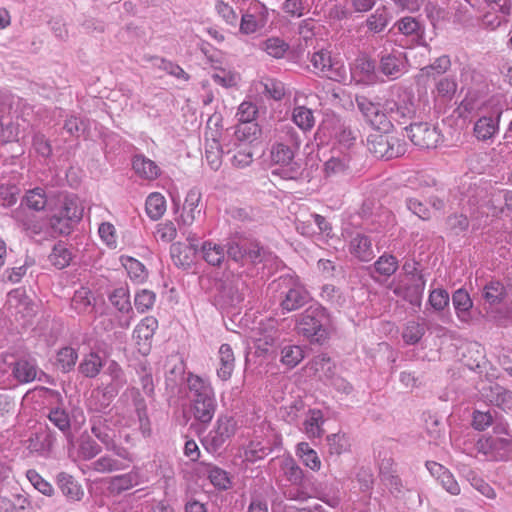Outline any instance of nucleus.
<instances>
[{"instance_id":"obj_2","label":"nucleus","mask_w":512,"mask_h":512,"mask_svg":"<svg viewBox=\"0 0 512 512\" xmlns=\"http://www.w3.org/2000/svg\"><path fill=\"white\" fill-rule=\"evenodd\" d=\"M43 211L53 235L67 236L83 216V207L75 197H61L55 191L34 187V212Z\"/></svg>"},{"instance_id":"obj_31","label":"nucleus","mask_w":512,"mask_h":512,"mask_svg":"<svg viewBox=\"0 0 512 512\" xmlns=\"http://www.w3.org/2000/svg\"><path fill=\"white\" fill-rule=\"evenodd\" d=\"M104 366L102 358L96 352H90L84 355L79 363L78 371L84 377L95 378L99 375Z\"/></svg>"},{"instance_id":"obj_10","label":"nucleus","mask_w":512,"mask_h":512,"mask_svg":"<svg viewBox=\"0 0 512 512\" xmlns=\"http://www.w3.org/2000/svg\"><path fill=\"white\" fill-rule=\"evenodd\" d=\"M310 62L317 71V74H321L336 82H344L347 79L345 66L340 62H333L331 53L325 49L314 52Z\"/></svg>"},{"instance_id":"obj_60","label":"nucleus","mask_w":512,"mask_h":512,"mask_svg":"<svg viewBox=\"0 0 512 512\" xmlns=\"http://www.w3.org/2000/svg\"><path fill=\"white\" fill-rule=\"evenodd\" d=\"M505 388L497 383L483 385L480 389L481 398L492 405L497 404L499 397L504 393Z\"/></svg>"},{"instance_id":"obj_25","label":"nucleus","mask_w":512,"mask_h":512,"mask_svg":"<svg viewBox=\"0 0 512 512\" xmlns=\"http://www.w3.org/2000/svg\"><path fill=\"white\" fill-rule=\"evenodd\" d=\"M57 485L63 495L71 501H80L84 495L83 489L74 477L68 473L61 472L56 478Z\"/></svg>"},{"instance_id":"obj_26","label":"nucleus","mask_w":512,"mask_h":512,"mask_svg":"<svg viewBox=\"0 0 512 512\" xmlns=\"http://www.w3.org/2000/svg\"><path fill=\"white\" fill-rule=\"evenodd\" d=\"M219 368L217 369L218 377L226 381L228 380L235 367L234 352L229 344H222L219 348Z\"/></svg>"},{"instance_id":"obj_13","label":"nucleus","mask_w":512,"mask_h":512,"mask_svg":"<svg viewBox=\"0 0 512 512\" xmlns=\"http://www.w3.org/2000/svg\"><path fill=\"white\" fill-rule=\"evenodd\" d=\"M269 18L266 6L260 2L251 3L241 15L239 30L242 34L250 35L263 29Z\"/></svg>"},{"instance_id":"obj_36","label":"nucleus","mask_w":512,"mask_h":512,"mask_svg":"<svg viewBox=\"0 0 512 512\" xmlns=\"http://www.w3.org/2000/svg\"><path fill=\"white\" fill-rule=\"evenodd\" d=\"M222 155L223 150L219 141L215 138H212L211 140L207 139L205 146V158L212 170L217 171L221 167Z\"/></svg>"},{"instance_id":"obj_40","label":"nucleus","mask_w":512,"mask_h":512,"mask_svg":"<svg viewBox=\"0 0 512 512\" xmlns=\"http://www.w3.org/2000/svg\"><path fill=\"white\" fill-rule=\"evenodd\" d=\"M486 86H483L481 88H469L467 91L466 96L461 102V107L466 112H472L475 109H478L483 105V99L486 96Z\"/></svg>"},{"instance_id":"obj_46","label":"nucleus","mask_w":512,"mask_h":512,"mask_svg":"<svg viewBox=\"0 0 512 512\" xmlns=\"http://www.w3.org/2000/svg\"><path fill=\"white\" fill-rule=\"evenodd\" d=\"M235 137L239 141L252 142L261 134V129L256 122H239L236 126Z\"/></svg>"},{"instance_id":"obj_54","label":"nucleus","mask_w":512,"mask_h":512,"mask_svg":"<svg viewBox=\"0 0 512 512\" xmlns=\"http://www.w3.org/2000/svg\"><path fill=\"white\" fill-rule=\"evenodd\" d=\"M467 479L470 482L471 486L486 498H496V492L493 489V487H491L490 484H488L484 479L476 475L475 472L470 471L467 474Z\"/></svg>"},{"instance_id":"obj_12","label":"nucleus","mask_w":512,"mask_h":512,"mask_svg":"<svg viewBox=\"0 0 512 512\" xmlns=\"http://www.w3.org/2000/svg\"><path fill=\"white\" fill-rule=\"evenodd\" d=\"M280 337L281 332L277 328V321L273 318L261 321L250 331V338L256 348L263 352H268L269 347L277 345Z\"/></svg>"},{"instance_id":"obj_44","label":"nucleus","mask_w":512,"mask_h":512,"mask_svg":"<svg viewBox=\"0 0 512 512\" xmlns=\"http://www.w3.org/2000/svg\"><path fill=\"white\" fill-rule=\"evenodd\" d=\"M166 210L165 198L160 193H152L146 199V212L152 220H158Z\"/></svg>"},{"instance_id":"obj_34","label":"nucleus","mask_w":512,"mask_h":512,"mask_svg":"<svg viewBox=\"0 0 512 512\" xmlns=\"http://www.w3.org/2000/svg\"><path fill=\"white\" fill-rule=\"evenodd\" d=\"M506 295V289L499 281H490L487 283L482 292V297L485 303L490 306L500 304Z\"/></svg>"},{"instance_id":"obj_39","label":"nucleus","mask_w":512,"mask_h":512,"mask_svg":"<svg viewBox=\"0 0 512 512\" xmlns=\"http://www.w3.org/2000/svg\"><path fill=\"white\" fill-rule=\"evenodd\" d=\"M280 361L289 368L298 365L304 358L302 347L294 344H285L281 347Z\"/></svg>"},{"instance_id":"obj_8","label":"nucleus","mask_w":512,"mask_h":512,"mask_svg":"<svg viewBox=\"0 0 512 512\" xmlns=\"http://www.w3.org/2000/svg\"><path fill=\"white\" fill-rule=\"evenodd\" d=\"M367 149L378 159L390 160L405 154V142L385 132L371 133L367 137Z\"/></svg>"},{"instance_id":"obj_4","label":"nucleus","mask_w":512,"mask_h":512,"mask_svg":"<svg viewBox=\"0 0 512 512\" xmlns=\"http://www.w3.org/2000/svg\"><path fill=\"white\" fill-rule=\"evenodd\" d=\"M190 409L196 421L209 424L214 417L217 402L209 382L191 372L186 378Z\"/></svg>"},{"instance_id":"obj_53","label":"nucleus","mask_w":512,"mask_h":512,"mask_svg":"<svg viewBox=\"0 0 512 512\" xmlns=\"http://www.w3.org/2000/svg\"><path fill=\"white\" fill-rule=\"evenodd\" d=\"M39 337H43L44 341L50 345L55 342L58 336V329L55 327L54 322L50 319V315L43 320H39L37 324Z\"/></svg>"},{"instance_id":"obj_58","label":"nucleus","mask_w":512,"mask_h":512,"mask_svg":"<svg viewBox=\"0 0 512 512\" xmlns=\"http://www.w3.org/2000/svg\"><path fill=\"white\" fill-rule=\"evenodd\" d=\"M330 454L340 455L349 449V441L345 434L335 433L327 436Z\"/></svg>"},{"instance_id":"obj_62","label":"nucleus","mask_w":512,"mask_h":512,"mask_svg":"<svg viewBox=\"0 0 512 512\" xmlns=\"http://www.w3.org/2000/svg\"><path fill=\"white\" fill-rule=\"evenodd\" d=\"M43 415L47 416L61 431H65L70 427L69 417L60 406L55 407V409H49L47 412H44Z\"/></svg>"},{"instance_id":"obj_27","label":"nucleus","mask_w":512,"mask_h":512,"mask_svg":"<svg viewBox=\"0 0 512 512\" xmlns=\"http://www.w3.org/2000/svg\"><path fill=\"white\" fill-rule=\"evenodd\" d=\"M91 432L106 447L114 440L115 432L108 425V419L102 415L93 416L90 420Z\"/></svg>"},{"instance_id":"obj_3","label":"nucleus","mask_w":512,"mask_h":512,"mask_svg":"<svg viewBox=\"0 0 512 512\" xmlns=\"http://www.w3.org/2000/svg\"><path fill=\"white\" fill-rule=\"evenodd\" d=\"M300 145L301 139L294 127L283 125L278 130L277 140L270 150L271 162L280 167L274 173L284 179H297L301 175V165L294 159Z\"/></svg>"},{"instance_id":"obj_16","label":"nucleus","mask_w":512,"mask_h":512,"mask_svg":"<svg viewBox=\"0 0 512 512\" xmlns=\"http://www.w3.org/2000/svg\"><path fill=\"white\" fill-rule=\"evenodd\" d=\"M425 285L426 280L424 278V275L419 274L417 275V277H414V280H410L409 284H406L404 286L399 285L395 287L393 293L398 297H402L411 305L420 307L422 303Z\"/></svg>"},{"instance_id":"obj_48","label":"nucleus","mask_w":512,"mask_h":512,"mask_svg":"<svg viewBox=\"0 0 512 512\" xmlns=\"http://www.w3.org/2000/svg\"><path fill=\"white\" fill-rule=\"evenodd\" d=\"M158 327V322L154 317L144 318L134 330V338L139 341H148L151 339Z\"/></svg>"},{"instance_id":"obj_42","label":"nucleus","mask_w":512,"mask_h":512,"mask_svg":"<svg viewBox=\"0 0 512 512\" xmlns=\"http://www.w3.org/2000/svg\"><path fill=\"white\" fill-rule=\"evenodd\" d=\"M48 259L54 267L63 269L69 265L72 259V253L63 242H59L54 245Z\"/></svg>"},{"instance_id":"obj_37","label":"nucleus","mask_w":512,"mask_h":512,"mask_svg":"<svg viewBox=\"0 0 512 512\" xmlns=\"http://www.w3.org/2000/svg\"><path fill=\"white\" fill-rule=\"evenodd\" d=\"M0 512H30V502L21 495H13V499L0 496Z\"/></svg>"},{"instance_id":"obj_49","label":"nucleus","mask_w":512,"mask_h":512,"mask_svg":"<svg viewBox=\"0 0 512 512\" xmlns=\"http://www.w3.org/2000/svg\"><path fill=\"white\" fill-rule=\"evenodd\" d=\"M78 359V354L72 347H63L57 353V365L66 373L73 369Z\"/></svg>"},{"instance_id":"obj_18","label":"nucleus","mask_w":512,"mask_h":512,"mask_svg":"<svg viewBox=\"0 0 512 512\" xmlns=\"http://www.w3.org/2000/svg\"><path fill=\"white\" fill-rule=\"evenodd\" d=\"M348 250L360 262H370L375 257L371 238L362 233H356L350 239Z\"/></svg>"},{"instance_id":"obj_43","label":"nucleus","mask_w":512,"mask_h":512,"mask_svg":"<svg viewBox=\"0 0 512 512\" xmlns=\"http://www.w3.org/2000/svg\"><path fill=\"white\" fill-rule=\"evenodd\" d=\"M395 26L406 36L416 35L419 39H423L424 26L414 17H403L396 22Z\"/></svg>"},{"instance_id":"obj_29","label":"nucleus","mask_w":512,"mask_h":512,"mask_svg":"<svg viewBox=\"0 0 512 512\" xmlns=\"http://www.w3.org/2000/svg\"><path fill=\"white\" fill-rule=\"evenodd\" d=\"M452 303L455 308L457 317L462 322H469L470 320V310L473 306V302L467 291L464 289L456 290L452 295Z\"/></svg>"},{"instance_id":"obj_35","label":"nucleus","mask_w":512,"mask_h":512,"mask_svg":"<svg viewBox=\"0 0 512 512\" xmlns=\"http://www.w3.org/2000/svg\"><path fill=\"white\" fill-rule=\"evenodd\" d=\"M353 71L359 75L361 79L374 81L376 79V63L373 59L366 55L356 58Z\"/></svg>"},{"instance_id":"obj_20","label":"nucleus","mask_w":512,"mask_h":512,"mask_svg":"<svg viewBox=\"0 0 512 512\" xmlns=\"http://www.w3.org/2000/svg\"><path fill=\"white\" fill-rule=\"evenodd\" d=\"M258 47L270 57L275 59L294 58V53L290 50V45L280 37H269L259 42Z\"/></svg>"},{"instance_id":"obj_15","label":"nucleus","mask_w":512,"mask_h":512,"mask_svg":"<svg viewBox=\"0 0 512 512\" xmlns=\"http://www.w3.org/2000/svg\"><path fill=\"white\" fill-rule=\"evenodd\" d=\"M201 202V193L197 189H191L185 198L183 211L180 219L184 226H191L195 221L203 218V205Z\"/></svg>"},{"instance_id":"obj_64","label":"nucleus","mask_w":512,"mask_h":512,"mask_svg":"<svg viewBox=\"0 0 512 512\" xmlns=\"http://www.w3.org/2000/svg\"><path fill=\"white\" fill-rule=\"evenodd\" d=\"M333 367L334 365L331 362L330 357L326 354L317 355L311 362V368L314 369L316 373L322 372L327 378L332 377Z\"/></svg>"},{"instance_id":"obj_32","label":"nucleus","mask_w":512,"mask_h":512,"mask_svg":"<svg viewBox=\"0 0 512 512\" xmlns=\"http://www.w3.org/2000/svg\"><path fill=\"white\" fill-rule=\"evenodd\" d=\"M451 68V59L448 55H442L434 60L433 63L420 69L418 78H432L445 74Z\"/></svg>"},{"instance_id":"obj_63","label":"nucleus","mask_w":512,"mask_h":512,"mask_svg":"<svg viewBox=\"0 0 512 512\" xmlns=\"http://www.w3.org/2000/svg\"><path fill=\"white\" fill-rule=\"evenodd\" d=\"M446 225L453 235H459L468 229L469 220L463 214H453L447 217Z\"/></svg>"},{"instance_id":"obj_23","label":"nucleus","mask_w":512,"mask_h":512,"mask_svg":"<svg viewBox=\"0 0 512 512\" xmlns=\"http://www.w3.org/2000/svg\"><path fill=\"white\" fill-rule=\"evenodd\" d=\"M142 482L140 471L137 468L132 469L126 474L114 476L109 481L108 490L113 494L122 492L139 485Z\"/></svg>"},{"instance_id":"obj_28","label":"nucleus","mask_w":512,"mask_h":512,"mask_svg":"<svg viewBox=\"0 0 512 512\" xmlns=\"http://www.w3.org/2000/svg\"><path fill=\"white\" fill-rule=\"evenodd\" d=\"M13 218L29 233L32 226V190H28L19 207L13 211Z\"/></svg>"},{"instance_id":"obj_59","label":"nucleus","mask_w":512,"mask_h":512,"mask_svg":"<svg viewBox=\"0 0 512 512\" xmlns=\"http://www.w3.org/2000/svg\"><path fill=\"white\" fill-rule=\"evenodd\" d=\"M155 299L156 295L153 291L143 289L136 293L134 298V305L138 312L144 313L153 307Z\"/></svg>"},{"instance_id":"obj_6","label":"nucleus","mask_w":512,"mask_h":512,"mask_svg":"<svg viewBox=\"0 0 512 512\" xmlns=\"http://www.w3.org/2000/svg\"><path fill=\"white\" fill-rule=\"evenodd\" d=\"M332 327V319L321 305L309 306L296 319L298 334L308 339L311 343L323 344L329 337Z\"/></svg>"},{"instance_id":"obj_47","label":"nucleus","mask_w":512,"mask_h":512,"mask_svg":"<svg viewBox=\"0 0 512 512\" xmlns=\"http://www.w3.org/2000/svg\"><path fill=\"white\" fill-rule=\"evenodd\" d=\"M109 300L111 304L122 313H129L130 311H132L130 295L127 288L120 287L115 289L109 295Z\"/></svg>"},{"instance_id":"obj_61","label":"nucleus","mask_w":512,"mask_h":512,"mask_svg":"<svg viewBox=\"0 0 512 512\" xmlns=\"http://www.w3.org/2000/svg\"><path fill=\"white\" fill-rule=\"evenodd\" d=\"M387 115L383 104L368 123L377 131L388 133L392 129L393 124L390 123V118Z\"/></svg>"},{"instance_id":"obj_14","label":"nucleus","mask_w":512,"mask_h":512,"mask_svg":"<svg viewBox=\"0 0 512 512\" xmlns=\"http://www.w3.org/2000/svg\"><path fill=\"white\" fill-rule=\"evenodd\" d=\"M378 70L391 80L398 79L406 71L405 54L399 50L381 52Z\"/></svg>"},{"instance_id":"obj_22","label":"nucleus","mask_w":512,"mask_h":512,"mask_svg":"<svg viewBox=\"0 0 512 512\" xmlns=\"http://www.w3.org/2000/svg\"><path fill=\"white\" fill-rule=\"evenodd\" d=\"M384 110L388 114L387 117L390 118L391 124H404L414 113L412 104H408L405 101L386 100L384 102Z\"/></svg>"},{"instance_id":"obj_9","label":"nucleus","mask_w":512,"mask_h":512,"mask_svg":"<svg viewBox=\"0 0 512 512\" xmlns=\"http://www.w3.org/2000/svg\"><path fill=\"white\" fill-rule=\"evenodd\" d=\"M236 432V421L233 417L220 416L216 425L209 433L202 438L201 442L204 448L210 453H217L223 449L224 445Z\"/></svg>"},{"instance_id":"obj_7","label":"nucleus","mask_w":512,"mask_h":512,"mask_svg":"<svg viewBox=\"0 0 512 512\" xmlns=\"http://www.w3.org/2000/svg\"><path fill=\"white\" fill-rule=\"evenodd\" d=\"M245 282L240 276L228 275L215 283L214 304L221 310L239 306L244 300Z\"/></svg>"},{"instance_id":"obj_1","label":"nucleus","mask_w":512,"mask_h":512,"mask_svg":"<svg viewBox=\"0 0 512 512\" xmlns=\"http://www.w3.org/2000/svg\"><path fill=\"white\" fill-rule=\"evenodd\" d=\"M200 253L202 258L212 266H220L226 255L242 265L262 263L264 266H272L278 260L272 251L262 246L257 240L243 235L228 238L225 247L206 241L202 244Z\"/></svg>"},{"instance_id":"obj_51","label":"nucleus","mask_w":512,"mask_h":512,"mask_svg":"<svg viewBox=\"0 0 512 512\" xmlns=\"http://www.w3.org/2000/svg\"><path fill=\"white\" fill-rule=\"evenodd\" d=\"M388 19V13L386 9L378 8L367 18L366 25L370 31L374 33H380L387 26Z\"/></svg>"},{"instance_id":"obj_19","label":"nucleus","mask_w":512,"mask_h":512,"mask_svg":"<svg viewBox=\"0 0 512 512\" xmlns=\"http://www.w3.org/2000/svg\"><path fill=\"white\" fill-rule=\"evenodd\" d=\"M34 404H37L38 409L44 413L49 409L61 406L62 396L55 389L34 385Z\"/></svg>"},{"instance_id":"obj_55","label":"nucleus","mask_w":512,"mask_h":512,"mask_svg":"<svg viewBox=\"0 0 512 512\" xmlns=\"http://www.w3.org/2000/svg\"><path fill=\"white\" fill-rule=\"evenodd\" d=\"M153 59L157 62L155 65L168 74L184 81L190 79V76L178 64L164 58L153 57Z\"/></svg>"},{"instance_id":"obj_33","label":"nucleus","mask_w":512,"mask_h":512,"mask_svg":"<svg viewBox=\"0 0 512 512\" xmlns=\"http://www.w3.org/2000/svg\"><path fill=\"white\" fill-rule=\"evenodd\" d=\"M132 166L136 174L145 179H155L159 175V168L155 162L142 155L134 156Z\"/></svg>"},{"instance_id":"obj_30","label":"nucleus","mask_w":512,"mask_h":512,"mask_svg":"<svg viewBox=\"0 0 512 512\" xmlns=\"http://www.w3.org/2000/svg\"><path fill=\"white\" fill-rule=\"evenodd\" d=\"M280 469L285 479L293 486H302L305 483L303 470L293 458H285L281 461Z\"/></svg>"},{"instance_id":"obj_17","label":"nucleus","mask_w":512,"mask_h":512,"mask_svg":"<svg viewBox=\"0 0 512 512\" xmlns=\"http://www.w3.org/2000/svg\"><path fill=\"white\" fill-rule=\"evenodd\" d=\"M7 302L9 308L14 309L15 315H19L22 319H24L25 324L30 322L32 318V306L24 288L19 287L11 290L8 293Z\"/></svg>"},{"instance_id":"obj_52","label":"nucleus","mask_w":512,"mask_h":512,"mask_svg":"<svg viewBox=\"0 0 512 512\" xmlns=\"http://www.w3.org/2000/svg\"><path fill=\"white\" fill-rule=\"evenodd\" d=\"M458 84L452 76L441 78L435 86L437 95L441 98L451 100L457 91Z\"/></svg>"},{"instance_id":"obj_45","label":"nucleus","mask_w":512,"mask_h":512,"mask_svg":"<svg viewBox=\"0 0 512 512\" xmlns=\"http://www.w3.org/2000/svg\"><path fill=\"white\" fill-rule=\"evenodd\" d=\"M170 253L175 265L179 267L189 266L192 262V256L195 254L191 248L180 242L171 245Z\"/></svg>"},{"instance_id":"obj_41","label":"nucleus","mask_w":512,"mask_h":512,"mask_svg":"<svg viewBox=\"0 0 512 512\" xmlns=\"http://www.w3.org/2000/svg\"><path fill=\"white\" fill-rule=\"evenodd\" d=\"M127 467L128 465L123 464L121 461L114 459L109 455L101 456L90 465V468L98 473H112L126 469Z\"/></svg>"},{"instance_id":"obj_24","label":"nucleus","mask_w":512,"mask_h":512,"mask_svg":"<svg viewBox=\"0 0 512 512\" xmlns=\"http://www.w3.org/2000/svg\"><path fill=\"white\" fill-rule=\"evenodd\" d=\"M398 267L397 258L392 254L384 253L373 263V265L368 266L367 270L371 278L378 281L373 275L374 272L380 276L389 278L397 271Z\"/></svg>"},{"instance_id":"obj_50","label":"nucleus","mask_w":512,"mask_h":512,"mask_svg":"<svg viewBox=\"0 0 512 512\" xmlns=\"http://www.w3.org/2000/svg\"><path fill=\"white\" fill-rule=\"evenodd\" d=\"M207 476L210 482L218 489H228L230 486V479L228 473L214 465H208L206 469Z\"/></svg>"},{"instance_id":"obj_11","label":"nucleus","mask_w":512,"mask_h":512,"mask_svg":"<svg viewBox=\"0 0 512 512\" xmlns=\"http://www.w3.org/2000/svg\"><path fill=\"white\" fill-rule=\"evenodd\" d=\"M405 129L412 143L421 149H434L442 141L439 129L426 122L414 123Z\"/></svg>"},{"instance_id":"obj_5","label":"nucleus","mask_w":512,"mask_h":512,"mask_svg":"<svg viewBox=\"0 0 512 512\" xmlns=\"http://www.w3.org/2000/svg\"><path fill=\"white\" fill-rule=\"evenodd\" d=\"M279 303L283 313L299 310L308 304L312 297L298 278L284 275L274 280L268 287Z\"/></svg>"},{"instance_id":"obj_56","label":"nucleus","mask_w":512,"mask_h":512,"mask_svg":"<svg viewBox=\"0 0 512 512\" xmlns=\"http://www.w3.org/2000/svg\"><path fill=\"white\" fill-rule=\"evenodd\" d=\"M425 334V328L423 325L411 321L408 322L402 333L403 340L409 345L418 343L423 335Z\"/></svg>"},{"instance_id":"obj_21","label":"nucleus","mask_w":512,"mask_h":512,"mask_svg":"<svg viewBox=\"0 0 512 512\" xmlns=\"http://www.w3.org/2000/svg\"><path fill=\"white\" fill-rule=\"evenodd\" d=\"M502 110L495 111V115L483 116L479 118L474 125V133L479 140H488L492 138L499 129V121Z\"/></svg>"},{"instance_id":"obj_38","label":"nucleus","mask_w":512,"mask_h":512,"mask_svg":"<svg viewBox=\"0 0 512 512\" xmlns=\"http://www.w3.org/2000/svg\"><path fill=\"white\" fill-rule=\"evenodd\" d=\"M292 120L303 131L311 130L315 124L313 111L305 106H297L293 109Z\"/></svg>"},{"instance_id":"obj_57","label":"nucleus","mask_w":512,"mask_h":512,"mask_svg":"<svg viewBox=\"0 0 512 512\" xmlns=\"http://www.w3.org/2000/svg\"><path fill=\"white\" fill-rule=\"evenodd\" d=\"M449 293L442 288L433 289L428 298L429 305L434 311H443L449 305Z\"/></svg>"}]
</instances>
